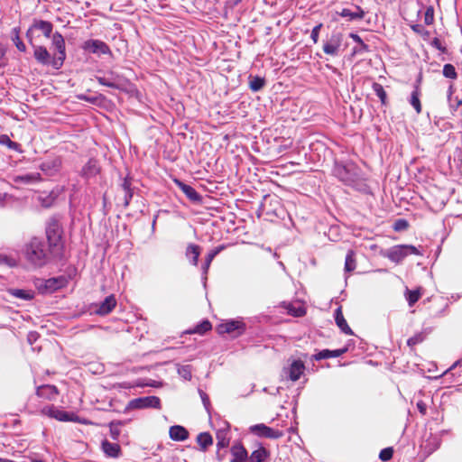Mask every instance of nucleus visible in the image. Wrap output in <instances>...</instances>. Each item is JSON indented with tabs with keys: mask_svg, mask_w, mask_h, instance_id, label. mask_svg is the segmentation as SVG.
I'll use <instances>...</instances> for the list:
<instances>
[{
	"mask_svg": "<svg viewBox=\"0 0 462 462\" xmlns=\"http://www.w3.org/2000/svg\"><path fill=\"white\" fill-rule=\"evenodd\" d=\"M24 255L32 266H43L48 261L46 243L38 237L32 238L25 245Z\"/></svg>",
	"mask_w": 462,
	"mask_h": 462,
	"instance_id": "obj_1",
	"label": "nucleus"
},
{
	"mask_svg": "<svg viewBox=\"0 0 462 462\" xmlns=\"http://www.w3.org/2000/svg\"><path fill=\"white\" fill-rule=\"evenodd\" d=\"M333 174L348 186H354L359 180V170L354 163H336Z\"/></svg>",
	"mask_w": 462,
	"mask_h": 462,
	"instance_id": "obj_2",
	"label": "nucleus"
},
{
	"mask_svg": "<svg viewBox=\"0 0 462 462\" xmlns=\"http://www.w3.org/2000/svg\"><path fill=\"white\" fill-rule=\"evenodd\" d=\"M97 79L101 85L116 88L125 92L132 93L134 90V86L129 82L128 79L112 71L103 76H97Z\"/></svg>",
	"mask_w": 462,
	"mask_h": 462,
	"instance_id": "obj_3",
	"label": "nucleus"
},
{
	"mask_svg": "<svg viewBox=\"0 0 462 462\" xmlns=\"http://www.w3.org/2000/svg\"><path fill=\"white\" fill-rule=\"evenodd\" d=\"M410 254L420 255L421 253L415 246L411 245H394L382 253L383 256L395 263H400Z\"/></svg>",
	"mask_w": 462,
	"mask_h": 462,
	"instance_id": "obj_4",
	"label": "nucleus"
},
{
	"mask_svg": "<svg viewBox=\"0 0 462 462\" xmlns=\"http://www.w3.org/2000/svg\"><path fill=\"white\" fill-rule=\"evenodd\" d=\"M67 279L63 276L50 278L47 280L37 279L34 285L42 294H51L59 289L65 287Z\"/></svg>",
	"mask_w": 462,
	"mask_h": 462,
	"instance_id": "obj_5",
	"label": "nucleus"
},
{
	"mask_svg": "<svg viewBox=\"0 0 462 462\" xmlns=\"http://www.w3.org/2000/svg\"><path fill=\"white\" fill-rule=\"evenodd\" d=\"M219 334H230L234 337L242 335L245 330V324L240 319H230L220 323L217 327Z\"/></svg>",
	"mask_w": 462,
	"mask_h": 462,
	"instance_id": "obj_6",
	"label": "nucleus"
},
{
	"mask_svg": "<svg viewBox=\"0 0 462 462\" xmlns=\"http://www.w3.org/2000/svg\"><path fill=\"white\" fill-rule=\"evenodd\" d=\"M305 368V365L301 360H292L288 366L283 367L282 376L296 382L304 374Z\"/></svg>",
	"mask_w": 462,
	"mask_h": 462,
	"instance_id": "obj_7",
	"label": "nucleus"
},
{
	"mask_svg": "<svg viewBox=\"0 0 462 462\" xmlns=\"http://www.w3.org/2000/svg\"><path fill=\"white\" fill-rule=\"evenodd\" d=\"M82 49L88 53L98 56L111 54L107 44L100 40H88L83 42Z\"/></svg>",
	"mask_w": 462,
	"mask_h": 462,
	"instance_id": "obj_8",
	"label": "nucleus"
},
{
	"mask_svg": "<svg viewBox=\"0 0 462 462\" xmlns=\"http://www.w3.org/2000/svg\"><path fill=\"white\" fill-rule=\"evenodd\" d=\"M250 432L258 436L268 439H279L283 436V432L266 426L265 424H255L250 427Z\"/></svg>",
	"mask_w": 462,
	"mask_h": 462,
	"instance_id": "obj_9",
	"label": "nucleus"
},
{
	"mask_svg": "<svg viewBox=\"0 0 462 462\" xmlns=\"http://www.w3.org/2000/svg\"><path fill=\"white\" fill-rule=\"evenodd\" d=\"M161 401L156 396L136 398L129 402V409L160 408Z\"/></svg>",
	"mask_w": 462,
	"mask_h": 462,
	"instance_id": "obj_10",
	"label": "nucleus"
},
{
	"mask_svg": "<svg viewBox=\"0 0 462 462\" xmlns=\"http://www.w3.org/2000/svg\"><path fill=\"white\" fill-rule=\"evenodd\" d=\"M42 413L54 418L60 421H76L77 416L73 413H68L64 411H61L54 406H48L42 409Z\"/></svg>",
	"mask_w": 462,
	"mask_h": 462,
	"instance_id": "obj_11",
	"label": "nucleus"
},
{
	"mask_svg": "<svg viewBox=\"0 0 462 462\" xmlns=\"http://www.w3.org/2000/svg\"><path fill=\"white\" fill-rule=\"evenodd\" d=\"M341 33H333L323 46L324 52L327 55H337L338 49L341 46Z\"/></svg>",
	"mask_w": 462,
	"mask_h": 462,
	"instance_id": "obj_12",
	"label": "nucleus"
},
{
	"mask_svg": "<svg viewBox=\"0 0 462 462\" xmlns=\"http://www.w3.org/2000/svg\"><path fill=\"white\" fill-rule=\"evenodd\" d=\"M101 450L105 456L111 458H117L122 454L121 447L116 442H110L107 439H104L101 442Z\"/></svg>",
	"mask_w": 462,
	"mask_h": 462,
	"instance_id": "obj_13",
	"label": "nucleus"
},
{
	"mask_svg": "<svg viewBox=\"0 0 462 462\" xmlns=\"http://www.w3.org/2000/svg\"><path fill=\"white\" fill-rule=\"evenodd\" d=\"M32 30H39L43 33V35L46 38H49L52 32L53 25L49 21L34 20L30 30L27 32L28 36Z\"/></svg>",
	"mask_w": 462,
	"mask_h": 462,
	"instance_id": "obj_14",
	"label": "nucleus"
},
{
	"mask_svg": "<svg viewBox=\"0 0 462 462\" xmlns=\"http://www.w3.org/2000/svg\"><path fill=\"white\" fill-rule=\"evenodd\" d=\"M232 459L230 462H251L249 461L246 449L241 445H234L231 448Z\"/></svg>",
	"mask_w": 462,
	"mask_h": 462,
	"instance_id": "obj_15",
	"label": "nucleus"
},
{
	"mask_svg": "<svg viewBox=\"0 0 462 462\" xmlns=\"http://www.w3.org/2000/svg\"><path fill=\"white\" fill-rule=\"evenodd\" d=\"M338 14L342 17H346L347 21H355L362 20L365 17V12L359 5H356L354 11L348 8H343Z\"/></svg>",
	"mask_w": 462,
	"mask_h": 462,
	"instance_id": "obj_16",
	"label": "nucleus"
},
{
	"mask_svg": "<svg viewBox=\"0 0 462 462\" xmlns=\"http://www.w3.org/2000/svg\"><path fill=\"white\" fill-rule=\"evenodd\" d=\"M116 306V300L114 295L107 296L98 306L96 312L99 315L110 313Z\"/></svg>",
	"mask_w": 462,
	"mask_h": 462,
	"instance_id": "obj_17",
	"label": "nucleus"
},
{
	"mask_svg": "<svg viewBox=\"0 0 462 462\" xmlns=\"http://www.w3.org/2000/svg\"><path fill=\"white\" fill-rule=\"evenodd\" d=\"M36 393L41 398L55 400L59 394L58 389L54 385L46 384L37 388Z\"/></svg>",
	"mask_w": 462,
	"mask_h": 462,
	"instance_id": "obj_18",
	"label": "nucleus"
},
{
	"mask_svg": "<svg viewBox=\"0 0 462 462\" xmlns=\"http://www.w3.org/2000/svg\"><path fill=\"white\" fill-rule=\"evenodd\" d=\"M169 435L170 438L175 441H183L189 438L188 430L180 425L171 426L169 430Z\"/></svg>",
	"mask_w": 462,
	"mask_h": 462,
	"instance_id": "obj_19",
	"label": "nucleus"
},
{
	"mask_svg": "<svg viewBox=\"0 0 462 462\" xmlns=\"http://www.w3.org/2000/svg\"><path fill=\"white\" fill-rule=\"evenodd\" d=\"M51 45L59 55L65 58V41L63 36L60 32H56L55 33H53L51 38Z\"/></svg>",
	"mask_w": 462,
	"mask_h": 462,
	"instance_id": "obj_20",
	"label": "nucleus"
},
{
	"mask_svg": "<svg viewBox=\"0 0 462 462\" xmlns=\"http://www.w3.org/2000/svg\"><path fill=\"white\" fill-rule=\"evenodd\" d=\"M42 180L41 174L38 172L26 173L23 175H17L14 177V181L15 183L22 184H32L39 182Z\"/></svg>",
	"mask_w": 462,
	"mask_h": 462,
	"instance_id": "obj_21",
	"label": "nucleus"
},
{
	"mask_svg": "<svg viewBox=\"0 0 462 462\" xmlns=\"http://www.w3.org/2000/svg\"><path fill=\"white\" fill-rule=\"evenodd\" d=\"M179 188L183 191V193L193 202H199L201 200L200 195L193 189L191 186L185 184L180 180H176Z\"/></svg>",
	"mask_w": 462,
	"mask_h": 462,
	"instance_id": "obj_22",
	"label": "nucleus"
},
{
	"mask_svg": "<svg viewBox=\"0 0 462 462\" xmlns=\"http://www.w3.org/2000/svg\"><path fill=\"white\" fill-rule=\"evenodd\" d=\"M348 348L346 346L336 350H328L325 349L314 356L316 360H321V359H327V358H332V357H338L345 354Z\"/></svg>",
	"mask_w": 462,
	"mask_h": 462,
	"instance_id": "obj_23",
	"label": "nucleus"
},
{
	"mask_svg": "<svg viewBox=\"0 0 462 462\" xmlns=\"http://www.w3.org/2000/svg\"><path fill=\"white\" fill-rule=\"evenodd\" d=\"M448 102L451 113L457 112L459 106L462 105V98H460L458 95L454 96L453 88L451 85L449 86L448 91Z\"/></svg>",
	"mask_w": 462,
	"mask_h": 462,
	"instance_id": "obj_24",
	"label": "nucleus"
},
{
	"mask_svg": "<svg viewBox=\"0 0 462 462\" xmlns=\"http://www.w3.org/2000/svg\"><path fill=\"white\" fill-rule=\"evenodd\" d=\"M335 320H336V323L337 325L338 326V328L346 334H353L351 328H349V326L347 325L346 323V320L345 319L344 316H343V313H342V310H341V308H337L336 310H335Z\"/></svg>",
	"mask_w": 462,
	"mask_h": 462,
	"instance_id": "obj_25",
	"label": "nucleus"
},
{
	"mask_svg": "<svg viewBox=\"0 0 462 462\" xmlns=\"http://www.w3.org/2000/svg\"><path fill=\"white\" fill-rule=\"evenodd\" d=\"M7 292L15 298L23 300H31L34 298V291L32 290L8 289Z\"/></svg>",
	"mask_w": 462,
	"mask_h": 462,
	"instance_id": "obj_26",
	"label": "nucleus"
},
{
	"mask_svg": "<svg viewBox=\"0 0 462 462\" xmlns=\"http://www.w3.org/2000/svg\"><path fill=\"white\" fill-rule=\"evenodd\" d=\"M200 254V247L194 244H189L186 250V256L193 265L198 264L199 256Z\"/></svg>",
	"mask_w": 462,
	"mask_h": 462,
	"instance_id": "obj_27",
	"label": "nucleus"
},
{
	"mask_svg": "<svg viewBox=\"0 0 462 462\" xmlns=\"http://www.w3.org/2000/svg\"><path fill=\"white\" fill-rule=\"evenodd\" d=\"M99 171L97 162L95 160H89L85 166L82 168V174L86 178H90L97 175Z\"/></svg>",
	"mask_w": 462,
	"mask_h": 462,
	"instance_id": "obj_28",
	"label": "nucleus"
},
{
	"mask_svg": "<svg viewBox=\"0 0 462 462\" xmlns=\"http://www.w3.org/2000/svg\"><path fill=\"white\" fill-rule=\"evenodd\" d=\"M217 446L218 448H223L229 445L228 426H226L225 429L217 430Z\"/></svg>",
	"mask_w": 462,
	"mask_h": 462,
	"instance_id": "obj_29",
	"label": "nucleus"
},
{
	"mask_svg": "<svg viewBox=\"0 0 462 462\" xmlns=\"http://www.w3.org/2000/svg\"><path fill=\"white\" fill-rule=\"evenodd\" d=\"M197 442L202 451H205L208 447L213 444V439L208 432H201L197 437Z\"/></svg>",
	"mask_w": 462,
	"mask_h": 462,
	"instance_id": "obj_30",
	"label": "nucleus"
},
{
	"mask_svg": "<svg viewBox=\"0 0 462 462\" xmlns=\"http://www.w3.org/2000/svg\"><path fill=\"white\" fill-rule=\"evenodd\" d=\"M269 456V452L263 448L260 447L258 449L252 452L249 457L251 462H264Z\"/></svg>",
	"mask_w": 462,
	"mask_h": 462,
	"instance_id": "obj_31",
	"label": "nucleus"
},
{
	"mask_svg": "<svg viewBox=\"0 0 462 462\" xmlns=\"http://www.w3.org/2000/svg\"><path fill=\"white\" fill-rule=\"evenodd\" d=\"M46 236L51 244H55L56 241L60 237L58 225H50L46 229Z\"/></svg>",
	"mask_w": 462,
	"mask_h": 462,
	"instance_id": "obj_32",
	"label": "nucleus"
},
{
	"mask_svg": "<svg viewBox=\"0 0 462 462\" xmlns=\"http://www.w3.org/2000/svg\"><path fill=\"white\" fill-rule=\"evenodd\" d=\"M421 297L420 289L417 290H406L405 291V299L408 301L409 306H413Z\"/></svg>",
	"mask_w": 462,
	"mask_h": 462,
	"instance_id": "obj_33",
	"label": "nucleus"
},
{
	"mask_svg": "<svg viewBox=\"0 0 462 462\" xmlns=\"http://www.w3.org/2000/svg\"><path fill=\"white\" fill-rule=\"evenodd\" d=\"M265 84L264 79L255 76H249V87L252 91H259L263 88Z\"/></svg>",
	"mask_w": 462,
	"mask_h": 462,
	"instance_id": "obj_34",
	"label": "nucleus"
},
{
	"mask_svg": "<svg viewBox=\"0 0 462 462\" xmlns=\"http://www.w3.org/2000/svg\"><path fill=\"white\" fill-rule=\"evenodd\" d=\"M0 144L7 146L9 149L21 152L20 144L13 142L8 135L1 134L0 135Z\"/></svg>",
	"mask_w": 462,
	"mask_h": 462,
	"instance_id": "obj_35",
	"label": "nucleus"
},
{
	"mask_svg": "<svg viewBox=\"0 0 462 462\" xmlns=\"http://www.w3.org/2000/svg\"><path fill=\"white\" fill-rule=\"evenodd\" d=\"M123 425L122 421H111L109 423L110 436L114 440H117L121 434L120 426Z\"/></svg>",
	"mask_w": 462,
	"mask_h": 462,
	"instance_id": "obj_36",
	"label": "nucleus"
},
{
	"mask_svg": "<svg viewBox=\"0 0 462 462\" xmlns=\"http://www.w3.org/2000/svg\"><path fill=\"white\" fill-rule=\"evenodd\" d=\"M177 367L178 374L180 377L189 381L191 379V366L189 365H177Z\"/></svg>",
	"mask_w": 462,
	"mask_h": 462,
	"instance_id": "obj_37",
	"label": "nucleus"
},
{
	"mask_svg": "<svg viewBox=\"0 0 462 462\" xmlns=\"http://www.w3.org/2000/svg\"><path fill=\"white\" fill-rule=\"evenodd\" d=\"M0 265L14 267L17 265V259L6 254H0Z\"/></svg>",
	"mask_w": 462,
	"mask_h": 462,
	"instance_id": "obj_38",
	"label": "nucleus"
},
{
	"mask_svg": "<svg viewBox=\"0 0 462 462\" xmlns=\"http://www.w3.org/2000/svg\"><path fill=\"white\" fill-rule=\"evenodd\" d=\"M372 88L375 95L380 98L382 104L384 105L386 103L387 95L383 86L379 83L374 82L373 83Z\"/></svg>",
	"mask_w": 462,
	"mask_h": 462,
	"instance_id": "obj_39",
	"label": "nucleus"
},
{
	"mask_svg": "<svg viewBox=\"0 0 462 462\" xmlns=\"http://www.w3.org/2000/svg\"><path fill=\"white\" fill-rule=\"evenodd\" d=\"M353 251H348L346 256L345 270L346 272H352L356 268V260Z\"/></svg>",
	"mask_w": 462,
	"mask_h": 462,
	"instance_id": "obj_40",
	"label": "nucleus"
},
{
	"mask_svg": "<svg viewBox=\"0 0 462 462\" xmlns=\"http://www.w3.org/2000/svg\"><path fill=\"white\" fill-rule=\"evenodd\" d=\"M427 334L424 331L419 332L415 334L414 336L411 337L407 340V345L409 346H414L420 343H421L426 338Z\"/></svg>",
	"mask_w": 462,
	"mask_h": 462,
	"instance_id": "obj_41",
	"label": "nucleus"
},
{
	"mask_svg": "<svg viewBox=\"0 0 462 462\" xmlns=\"http://www.w3.org/2000/svg\"><path fill=\"white\" fill-rule=\"evenodd\" d=\"M211 329V324L208 320H203L197 325L189 333L204 334Z\"/></svg>",
	"mask_w": 462,
	"mask_h": 462,
	"instance_id": "obj_42",
	"label": "nucleus"
},
{
	"mask_svg": "<svg viewBox=\"0 0 462 462\" xmlns=\"http://www.w3.org/2000/svg\"><path fill=\"white\" fill-rule=\"evenodd\" d=\"M19 32L20 30L18 28L13 30V42L20 51H24L25 45L19 36Z\"/></svg>",
	"mask_w": 462,
	"mask_h": 462,
	"instance_id": "obj_43",
	"label": "nucleus"
},
{
	"mask_svg": "<svg viewBox=\"0 0 462 462\" xmlns=\"http://www.w3.org/2000/svg\"><path fill=\"white\" fill-rule=\"evenodd\" d=\"M411 105L413 106V108L416 110V112L419 114L421 111V106L419 98V91L415 89L411 96Z\"/></svg>",
	"mask_w": 462,
	"mask_h": 462,
	"instance_id": "obj_44",
	"label": "nucleus"
},
{
	"mask_svg": "<svg viewBox=\"0 0 462 462\" xmlns=\"http://www.w3.org/2000/svg\"><path fill=\"white\" fill-rule=\"evenodd\" d=\"M288 313L295 316V317H301L305 314V309L301 305H298V307H294L293 305H289L288 308Z\"/></svg>",
	"mask_w": 462,
	"mask_h": 462,
	"instance_id": "obj_45",
	"label": "nucleus"
},
{
	"mask_svg": "<svg viewBox=\"0 0 462 462\" xmlns=\"http://www.w3.org/2000/svg\"><path fill=\"white\" fill-rule=\"evenodd\" d=\"M434 23V8L430 5L426 8L424 14V23L427 25H430Z\"/></svg>",
	"mask_w": 462,
	"mask_h": 462,
	"instance_id": "obj_46",
	"label": "nucleus"
},
{
	"mask_svg": "<svg viewBox=\"0 0 462 462\" xmlns=\"http://www.w3.org/2000/svg\"><path fill=\"white\" fill-rule=\"evenodd\" d=\"M216 256L214 255V254H212L211 252H209L207 256H206V259H205V263L204 264L202 265V271H203V275H204V279H206V275L208 273V271L209 269V266L213 261V259L215 258Z\"/></svg>",
	"mask_w": 462,
	"mask_h": 462,
	"instance_id": "obj_47",
	"label": "nucleus"
},
{
	"mask_svg": "<svg viewBox=\"0 0 462 462\" xmlns=\"http://www.w3.org/2000/svg\"><path fill=\"white\" fill-rule=\"evenodd\" d=\"M411 30L416 32L417 34L422 36V37H429L430 32L424 28L421 24H413L411 25Z\"/></svg>",
	"mask_w": 462,
	"mask_h": 462,
	"instance_id": "obj_48",
	"label": "nucleus"
},
{
	"mask_svg": "<svg viewBox=\"0 0 462 462\" xmlns=\"http://www.w3.org/2000/svg\"><path fill=\"white\" fill-rule=\"evenodd\" d=\"M443 75L446 78L455 79L457 77V73H456L455 68L452 65H450V64L445 65L444 69H443Z\"/></svg>",
	"mask_w": 462,
	"mask_h": 462,
	"instance_id": "obj_49",
	"label": "nucleus"
},
{
	"mask_svg": "<svg viewBox=\"0 0 462 462\" xmlns=\"http://www.w3.org/2000/svg\"><path fill=\"white\" fill-rule=\"evenodd\" d=\"M393 450L392 448H386L381 450L379 457L383 461H387L392 458Z\"/></svg>",
	"mask_w": 462,
	"mask_h": 462,
	"instance_id": "obj_50",
	"label": "nucleus"
},
{
	"mask_svg": "<svg viewBox=\"0 0 462 462\" xmlns=\"http://www.w3.org/2000/svg\"><path fill=\"white\" fill-rule=\"evenodd\" d=\"M43 65H51L54 69H58L62 66L63 60H39Z\"/></svg>",
	"mask_w": 462,
	"mask_h": 462,
	"instance_id": "obj_51",
	"label": "nucleus"
},
{
	"mask_svg": "<svg viewBox=\"0 0 462 462\" xmlns=\"http://www.w3.org/2000/svg\"><path fill=\"white\" fill-rule=\"evenodd\" d=\"M323 24L320 23L317 24L311 31L310 38L312 39L314 43H317L319 37V32L322 28Z\"/></svg>",
	"mask_w": 462,
	"mask_h": 462,
	"instance_id": "obj_52",
	"label": "nucleus"
},
{
	"mask_svg": "<svg viewBox=\"0 0 462 462\" xmlns=\"http://www.w3.org/2000/svg\"><path fill=\"white\" fill-rule=\"evenodd\" d=\"M417 409L420 414L425 415L427 412L428 402L423 400H419L416 403Z\"/></svg>",
	"mask_w": 462,
	"mask_h": 462,
	"instance_id": "obj_53",
	"label": "nucleus"
},
{
	"mask_svg": "<svg viewBox=\"0 0 462 462\" xmlns=\"http://www.w3.org/2000/svg\"><path fill=\"white\" fill-rule=\"evenodd\" d=\"M408 226V223L407 221L403 220V219H399L398 221L395 222L394 224V229L396 231H401V230H404L406 229Z\"/></svg>",
	"mask_w": 462,
	"mask_h": 462,
	"instance_id": "obj_54",
	"label": "nucleus"
},
{
	"mask_svg": "<svg viewBox=\"0 0 462 462\" xmlns=\"http://www.w3.org/2000/svg\"><path fill=\"white\" fill-rule=\"evenodd\" d=\"M124 189H125L126 191V194H125V204L127 205L129 203V199L132 198V192L129 189V184L127 181H125L124 182Z\"/></svg>",
	"mask_w": 462,
	"mask_h": 462,
	"instance_id": "obj_55",
	"label": "nucleus"
},
{
	"mask_svg": "<svg viewBox=\"0 0 462 462\" xmlns=\"http://www.w3.org/2000/svg\"><path fill=\"white\" fill-rule=\"evenodd\" d=\"M199 395L201 397V400H202V402H203L205 408L208 410V406H209V398H208V396L203 391H199Z\"/></svg>",
	"mask_w": 462,
	"mask_h": 462,
	"instance_id": "obj_56",
	"label": "nucleus"
},
{
	"mask_svg": "<svg viewBox=\"0 0 462 462\" xmlns=\"http://www.w3.org/2000/svg\"><path fill=\"white\" fill-rule=\"evenodd\" d=\"M28 342L32 345L38 339V334L36 332H30L27 336Z\"/></svg>",
	"mask_w": 462,
	"mask_h": 462,
	"instance_id": "obj_57",
	"label": "nucleus"
},
{
	"mask_svg": "<svg viewBox=\"0 0 462 462\" xmlns=\"http://www.w3.org/2000/svg\"><path fill=\"white\" fill-rule=\"evenodd\" d=\"M432 45L439 49V50H441L443 53H445V48H442V45H441V42L439 39L438 38H434L433 41H432Z\"/></svg>",
	"mask_w": 462,
	"mask_h": 462,
	"instance_id": "obj_58",
	"label": "nucleus"
},
{
	"mask_svg": "<svg viewBox=\"0 0 462 462\" xmlns=\"http://www.w3.org/2000/svg\"><path fill=\"white\" fill-rule=\"evenodd\" d=\"M79 98L81 99V100H85V101L90 102V103H95L96 100H97V97H87L85 95L79 96Z\"/></svg>",
	"mask_w": 462,
	"mask_h": 462,
	"instance_id": "obj_59",
	"label": "nucleus"
},
{
	"mask_svg": "<svg viewBox=\"0 0 462 462\" xmlns=\"http://www.w3.org/2000/svg\"><path fill=\"white\" fill-rule=\"evenodd\" d=\"M225 248L224 245H220L217 248H215L214 250L210 251L212 254H214V255L216 256L217 254H218L223 249Z\"/></svg>",
	"mask_w": 462,
	"mask_h": 462,
	"instance_id": "obj_60",
	"label": "nucleus"
},
{
	"mask_svg": "<svg viewBox=\"0 0 462 462\" xmlns=\"http://www.w3.org/2000/svg\"><path fill=\"white\" fill-rule=\"evenodd\" d=\"M118 387L130 389V388L134 387V385L129 383H118Z\"/></svg>",
	"mask_w": 462,
	"mask_h": 462,
	"instance_id": "obj_61",
	"label": "nucleus"
},
{
	"mask_svg": "<svg viewBox=\"0 0 462 462\" xmlns=\"http://www.w3.org/2000/svg\"><path fill=\"white\" fill-rule=\"evenodd\" d=\"M351 37L354 39L355 42H358L359 44H363V41L357 34H351Z\"/></svg>",
	"mask_w": 462,
	"mask_h": 462,
	"instance_id": "obj_62",
	"label": "nucleus"
},
{
	"mask_svg": "<svg viewBox=\"0 0 462 462\" xmlns=\"http://www.w3.org/2000/svg\"><path fill=\"white\" fill-rule=\"evenodd\" d=\"M459 363V361H457L449 369L446 370L444 373H443V375L445 376H448L450 374V370H452L455 366H457V365Z\"/></svg>",
	"mask_w": 462,
	"mask_h": 462,
	"instance_id": "obj_63",
	"label": "nucleus"
},
{
	"mask_svg": "<svg viewBox=\"0 0 462 462\" xmlns=\"http://www.w3.org/2000/svg\"><path fill=\"white\" fill-rule=\"evenodd\" d=\"M49 57V53L46 49L41 50L39 58H47Z\"/></svg>",
	"mask_w": 462,
	"mask_h": 462,
	"instance_id": "obj_64",
	"label": "nucleus"
}]
</instances>
